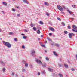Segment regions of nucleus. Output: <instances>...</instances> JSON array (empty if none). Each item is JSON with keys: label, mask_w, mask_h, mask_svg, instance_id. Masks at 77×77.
Returning <instances> with one entry per match:
<instances>
[{"label": "nucleus", "mask_w": 77, "mask_h": 77, "mask_svg": "<svg viewBox=\"0 0 77 77\" xmlns=\"http://www.w3.org/2000/svg\"><path fill=\"white\" fill-rule=\"evenodd\" d=\"M41 46H42V47H45V46L44 45H41Z\"/></svg>", "instance_id": "nucleus-32"}, {"label": "nucleus", "mask_w": 77, "mask_h": 77, "mask_svg": "<svg viewBox=\"0 0 77 77\" xmlns=\"http://www.w3.org/2000/svg\"><path fill=\"white\" fill-rule=\"evenodd\" d=\"M68 63H69V61H68Z\"/></svg>", "instance_id": "nucleus-58"}, {"label": "nucleus", "mask_w": 77, "mask_h": 77, "mask_svg": "<svg viewBox=\"0 0 77 77\" xmlns=\"http://www.w3.org/2000/svg\"><path fill=\"white\" fill-rule=\"evenodd\" d=\"M64 32L65 34H68V33L66 31H64Z\"/></svg>", "instance_id": "nucleus-19"}, {"label": "nucleus", "mask_w": 77, "mask_h": 77, "mask_svg": "<svg viewBox=\"0 0 77 77\" xmlns=\"http://www.w3.org/2000/svg\"><path fill=\"white\" fill-rule=\"evenodd\" d=\"M64 66L66 68H68V66L65 64H64Z\"/></svg>", "instance_id": "nucleus-12"}, {"label": "nucleus", "mask_w": 77, "mask_h": 77, "mask_svg": "<svg viewBox=\"0 0 77 77\" xmlns=\"http://www.w3.org/2000/svg\"><path fill=\"white\" fill-rule=\"evenodd\" d=\"M35 50H32L31 51V54L33 56L35 54Z\"/></svg>", "instance_id": "nucleus-6"}, {"label": "nucleus", "mask_w": 77, "mask_h": 77, "mask_svg": "<svg viewBox=\"0 0 77 77\" xmlns=\"http://www.w3.org/2000/svg\"><path fill=\"white\" fill-rule=\"evenodd\" d=\"M46 15H47V16H49V14L48 13H46Z\"/></svg>", "instance_id": "nucleus-45"}, {"label": "nucleus", "mask_w": 77, "mask_h": 77, "mask_svg": "<svg viewBox=\"0 0 77 77\" xmlns=\"http://www.w3.org/2000/svg\"><path fill=\"white\" fill-rule=\"evenodd\" d=\"M61 14H63V15H65V13H64L63 12L61 11L60 12Z\"/></svg>", "instance_id": "nucleus-28"}, {"label": "nucleus", "mask_w": 77, "mask_h": 77, "mask_svg": "<svg viewBox=\"0 0 77 77\" xmlns=\"http://www.w3.org/2000/svg\"><path fill=\"white\" fill-rule=\"evenodd\" d=\"M55 45L56 47H59V44H57V43L55 44Z\"/></svg>", "instance_id": "nucleus-15"}, {"label": "nucleus", "mask_w": 77, "mask_h": 77, "mask_svg": "<svg viewBox=\"0 0 77 77\" xmlns=\"http://www.w3.org/2000/svg\"><path fill=\"white\" fill-rule=\"evenodd\" d=\"M23 39H26V38H27V36H23Z\"/></svg>", "instance_id": "nucleus-24"}, {"label": "nucleus", "mask_w": 77, "mask_h": 77, "mask_svg": "<svg viewBox=\"0 0 77 77\" xmlns=\"http://www.w3.org/2000/svg\"><path fill=\"white\" fill-rule=\"evenodd\" d=\"M33 30H34V31H36V30H37V29H36V27H33Z\"/></svg>", "instance_id": "nucleus-11"}, {"label": "nucleus", "mask_w": 77, "mask_h": 77, "mask_svg": "<svg viewBox=\"0 0 77 77\" xmlns=\"http://www.w3.org/2000/svg\"><path fill=\"white\" fill-rule=\"evenodd\" d=\"M49 36H51L52 35V33H49Z\"/></svg>", "instance_id": "nucleus-39"}, {"label": "nucleus", "mask_w": 77, "mask_h": 77, "mask_svg": "<svg viewBox=\"0 0 77 77\" xmlns=\"http://www.w3.org/2000/svg\"><path fill=\"white\" fill-rule=\"evenodd\" d=\"M37 74H38L37 75H39L41 74V73L40 72H38Z\"/></svg>", "instance_id": "nucleus-43"}, {"label": "nucleus", "mask_w": 77, "mask_h": 77, "mask_svg": "<svg viewBox=\"0 0 77 77\" xmlns=\"http://www.w3.org/2000/svg\"><path fill=\"white\" fill-rule=\"evenodd\" d=\"M63 8H65V6H63Z\"/></svg>", "instance_id": "nucleus-54"}, {"label": "nucleus", "mask_w": 77, "mask_h": 77, "mask_svg": "<svg viewBox=\"0 0 77 77\" xmlns=\"http://www.w3.org/2000/svg\"><path fill=\"white\" fill-rule=\"evenodd\" d=\"M3 44L5 46H6L7 47H8V48H11V45L8 42H6L5 41H3Z\"/></svg>", "instance_id": "nucleus-2"}, {"label": "nucleus", "mask_w": 77, "mask_h": 77, "mask_svg": "<svg viewBox=\"0 0 77 77\" xmlns=\"http://www.w3.org/2000/svg\"><path fill=\"white\" fill-rule=\"evenodd\" d=\"M19 8V7H17V8Z\"/></svg>", "instance_id": "nucleus-59"}, {"label": "nucleus", "mask_w": 77, "mask_h": 77, "mask_svg": "<svg viewBox=\"0 0 77 77\" xmlns=\"http://www.w3.org/2000/svg\"><path fill=\"white\" fill-rule=\"evenodd\" d=\"M2 12H3V11H2Z\"/></svg>", "instance_id": "nucleus-63"}, {"label": "nucleus", "mask_w": 77, "mask_h": 77, "mask_svg": "<svg viewBox=\"0 0 77 77\" xmlns=\"http://www.w3.org/2000/svg\"><path fill=\"white\" fill-rule=\"evenodd\" d=\"M68 28L69 29H71V26H70L69 25L68 27Z\"/></svg>", "instance_id": "nucleus-26"}, {"label": "nucleus", "mask_w": 77, "mask_h": 77, "mask_svg": "<svg viewBox=\"0 0 77 77\" xmlns=\"http://www.w3.org/2000/svg\"><path fill=\"white\" fill-rule=\"evenodd\" d=\"M22 48H23V49H25V46L24 45L22 46Z\"/></svg>", "instance_id": "nucleus-37"}, {"label": "nucleus", "mask_w": 77, "mask_h": 77, "mask_svg": "<svg viewBox=\"0 0 77 77\" xmlns=\"http://www.w3.org/2000/svg\"><path fill=\"white\" fill-rule=\"evenodd\" d=\"M50 24H51V25L52 24V23H50Z\"/></svg>", "instance_id": "nucleus-61"}, {"label": "nucleus", "mask_w": 77, "mask_h": 77, "mask_svg": "<svg viewBox=\"0 0 77 77\" xmlns=\"http://www.w3.org/2000/svg\"><path fill=\"white\" fill-rule=\"evenodd\" d=\"M12 11H13V12H15L16 11L15 9L14 8H12Z\"/></svg>", "instance_id": "nucleus-30"}, {"label": "nucleus", "mask_w": 77, "mask_h": 77, "mask_svg": "<svg viewBox=\"0 0 77 77\" xmlns=\"http://www.w3.org/2000/svg\"><path fill=\"white\" fill-rule=\"evenodd\" d=\"M57 20H59V21H61V19H60V18H58Z\"/></svg>", "instance_id": "nucleus-36"}, {"label": "nucleus", "mask_w": 77, "mask_h": 77, "mask_svg": "<svg viewBox=\"0 0 77 77\" xmlns=\"http://www.w3.org/2000/svg\"><path fill=\"white\" fill-rule=\"evenodd\" d=\"M48 71H50V72H53V69L50 68H48Z\"/></svg>", "instance_id": "nucleus-8"}, {"label": "nucleus", "mask_w": 77, "mask_h": 77, "mask_svg": "<svg viewBox=\"0 0 77 77\" xmlns=\"http://www.w3.org/2000/svg\"><path fill=\"white\" fill-rule=\"evenodd\" d=\"M5 71H6V69L5 68H3V69L2 71L3 72H5Z\"/></svg>", "instance_id": "nucleus-23"}, {"label": "nucleus", "mask_w": 77, "mask_h": 77, "mask_svg": "<svg viewBox=\"0 0 77 77\" xmlns=\"http://www.w3.org/2000/svg\"><path fill=\"white\" fill-rule=\"evenodd\" d=\"M22 71H23V72H26V70L24 69H23L22 70Z\"/></svg>", "instance_id": "nucleus-38"}, {"label": "nucleus", "mask_w": 77, "mask_h": 77, "mask_svg": "<svg viewBox=\"0 0 77 77\" xmlns=\"http://www.w3.org/2000/svg\"><path fill=\"white\" fill-rule=\"evenodd\" d=\"M72 7L73 8H75V6L74 5H72Z\"/></svg>", "instance_id": "nucleus-33"}, {"label": "nucleus", "mask_w": 77, "mask_h": 77, "mask_svg": "<svg viewBox=\"0 0 77 77\" xmlns=\"http://www.w3.org/2000/svg\"><path fill=\"white\" fill-rule=\"evenodd\" d=\"M54 54L55 55V56H57V53L55 52H53Z\"/></svg>", "instance_id": "nucleus-22"}, {"label": "nucleus", "mask_w": 77, "mask_h": 77, "mask_svg": "<svg viewBox=\"0 0 77 77\" xmlns=\"http://www.w3.org/2000/svg\"><path fill=\"white\" fill-rule=\"evenodd\" d=\"M13 1H15V0H13Z\"/></svg>", "instance_id": "nucleus-62"}, {"label": "nucleus", "mask_w": 77, "mask_h": 77, "mask_svg": "<svg viewBox=\"0 0 77 77\" xmlns=\"http://www.w3.org/2000/svg\"><path fill=\"white\" fill-rule=\"evenodd\" d=\"M1 30L0 29V32H1Z\"/></svg>", "instance_id": "nucleus-57"}, {"label": "nucleus", "mask_w": 77, "mask_h": 77, "mask_svg": "<svg viewBox=\"0 0 77 77\" xmlns=\"http://www.w3.org/2000/svg\"><path fill=\"white\" fill-rule=\"evenodd\" d=\"M49 29L50 30H51V31H53L54 30V28H53L52 27H49Z\"/></svg>", "instance_id": "nucleus-7"}, {"label": "nucleus", "mask_w": 77, "mask_h": 77, "mask_svg": "<svg viewBox=\"0 0 77 77\" xmlns=\"http://www.w3.org/2000/svg\"><path fill=\"white\" fill-rule=\"evenodd\" d=\"M12 75L14 76V72L12 73Z\"/></svg>", "instance_id": "nucleus-48"}, {"label": "nucleus", "mask_w": 77, "mask_h": 77, "mask_svg": "<svg viewBox=\"0 0 77 77\" xmlns=\"http://www.w3.org/2000/svg\"><path fill=\"white\" fill-rule=\"evenodd\" d=\"M22 62L23 63H24V64H25L26 63H26V61H22Z\"/></svg>", "instance_id": "nucleus-29"}, {"label": "nucleus", "mask_w": 77, "mask_h": 77, "mask_svg": "<svg viewBox=\"0 0 77 77\" xmlns=\"http://www.w3.org/2000/svg\"><path fill=\"white\" fill-rule=\"evenodd\" d=\"M1 40H2V38H0Z\"/></svg>", "instance_id": "nucleus-55"}, {"label": "nucleus", "mask_w": 77, "mask_h": 77, "mask_svg": "<svg viewBox=\"0 0 77 77\" xmlns=\"http://www.w3.org/2000/svg\"><path fill=\"white\" fill-rule=\"evenodd\" d=\"M42 74H44V72H42Z\"/></svg>", "instance_id": "nucleus-53"}, {"label": "nucleus", "mask_w": 77, "mask_h": 77, "mask_svg": "<svg viewBox=\"0 0 77 77\" xmlns=\"http://www.w3.org/2000/svg\"><path fill=\"white\" fill-rule=\"evenodd\" d=\"M29 66L30 68H32L33 67V66L32 64H30Z\"/></svg>", "instance_id": "nucleus-34"}, {"label": "nucleus", "mask_w": 77, "mask_h": 77, "mask_svg": "<svg viewBox=\"0 0 77 77\" xmlns=\"http://www.w3.org/2000/svg\"><path fill=\"white\" fill-rule=\"evenodd\" d=\"M72 36H74V34L73 33H69V37L71 39L72 38Z\"/></svg>", "instance_id": "nucleus-5"}, {"label": "nucleus", "mask_w": 77, "mask_h": 77, "mask_svg": "<svg viewBox=\"0 0 77 77\" xmlns=\"http://www.w3.org/2000/svg\"><path fill=\"white\" fill-rule=\"evenodd\" d=\"M17 16H18V17H20V14H17Z\"/></svg>", "instance_id": "nucleus-46"}, {"label": "nucleus", "mask_w": 77, "mask_h": 77, "mask_svg": "<svg viewBox=\"0 0 77 77\" xmlns=\"http://www.w3.org/2000/svg\"><path fill=\"white\" fill-rule=\"evenodd\" d=\"M43 36V35H41V37H42Z\"/></svg>", "instance_id": "nucleus-51"}, {"label": "nucleus", "mask_w": 77, "mask_h": 77, "mask_svg": "<svg viewBox=\"0 0 77 77\" xmlns=\"http://www.w3.org/2000/svg\"><path fill=\"white\" fill-rule=\"evenodd\" d=\"M39 58H40V59H41V57H39Z\"/></svg>", "instance_id": "nucleus-52"}, {"label": "nucleus", "mask_w": 77, "mask_h": 77, "mask_svg": "<svg viewBox=\"0 0 77 77\" xmlns=\"http://www.w3.org/2000/svg\"><path fill=\"white\" fill-rule=\"evenodd\" d=\"M44 4L45 5H46V6H48V5H49V4L47 2H44Z\"/></svg>", "instance_id": "nucleus-10"}, {"label": "nucleus", "mask_w": 77, "mask_h": 77, "mask_svg": "<svg viewBox=\"0 0 77 77\" xmlns=\"http://www.w3.org/2000/svg\"><path fill=\"white\" fill-rule=\"evenodd\" d=\"M46 60H49V59L47 57L46 58Z\"/></svg>", "instance_id": "nucleus-40"}, {"label": "nucleus", "mask_w": 77, "mask_h": 77, "mask_svg": "<svg viewBox=\"0 0 77 77\" xmlns=\"http://www.w3.org/2000/svg\"><path fill=\"white\" fill-rule=\"evenodd\" d=\"M61 24L63 25V26H65V24L63 22H62Z\"/></svg>", "instance_id": "nucleus-21"}, {"label": "nucleus", "mask_w": 77, "mask_h": 77, "mask_svg": "<svg viewBox=\"0 0 77 77\" xmlns=\"http://www.w3.org/2000/svg\"><path fill=\"white\" fill-rule=\"evenodd\" d=\"M2 3L3 5H4L5 6H7V3L5 2H2Z\"/></svg>", "instance_id": "nucleus-13"}, {"label": "nucleus", "mask_w": 77, "mask_h": 77, "mask_svg": "<svg viewBox=\"0 0 77 77\" xmlns=\"http://www.w3.org/2000/svg\"><path fill=\"white\" fill-rule=\"evenodd\" d=\"M40 24H44V22L42 21H40Z\"/></svg>", "instance_id": "nucleus-17"}, {"label": "nucleus", "mask_w": 77, "mask_h": 77, "mask_svg": "<svg viewBox=\"0 0 77 77\" xmlns=\"http://www.w3.org/2000/svg\"><path fill=\"white\" fill-rule=\"evenodd\" d=\"M1 63H3V62L2 61H1Z\"/></svg>", "instance_id": "nucleus-47"}, {"label": "nucleus", "mask_w": 77, "mask_h": 77, "mask_svg": "<svg viewBox=\"0 0 77 77\" xmlns=\"http://www.w3.org/2000/svg\"><path fill=\"white\" fill-rule=\"evenodd\" d=\"M68 12H69V13L70 14H71V12L70 11V10H68Z\"/></svg>", "instance_id": "nucleus-31"}, {"label": "nucleus", "mask_w": 77, "mask_h": 77, "mask_svg": "<svg viewBox=\"0 0 77 77\" xmlns=\"http://www.w3.org/2000/svg\"><path fill=\"white\" fill-rule=\"evenodd\" d=\"M21 35H22V36H23L24 35H25V34H22Z\"/></svg>", "instance_id": "nucleus-49"}, {"label": "nucleus", "mask_w": 77, "mask_h": 77, "mask_svg": "<svg viewBox=\"0 0 77 77\" xmlns=\"http://www.w3.org/2000/svg\"><path fill=\"white\" fill-rule=\"evenodd\" d=\"M57 8H58V9L61 11H63V8L60 5H58L57 6Z\"/></svg>", "instance_id": "nucleus-4"}, {"label": "nucleus", "mask_w": 77, "mask_h": 77, "mask_svg": "<svg viewBox=\"0 0 77 77\" xmlns=\"http://www.w3.org/2000/svg\"><path fill=\"white\" fill-rule=\"evenodd\" d=\"M72 27L73 28V29H72V31H73V32H75V33H77V27H76V26L74 25H73Z\"/></svg>", "instance_id": "nucleus-3"}, {"label": "nucleus", "mask_w": 77, "mask_h": 77, "mask_svg": "<svg viewBox=\"0 0 77 77\" xmlns=\"http://www.w3.org/2000/svg\"><path fill=\"white\" fill-rule=\"evenodd\" d=\"M24 31L25 32H28V31H27V30H26V29H24Z\"/></svg>", "instance_id": "nucleus-44"}, {"label": "nucleus", "mask_w": 77, "mask_h": 77, "mask_svg": "<svg viewBox=\"0 0 77 77\" xmlns=\"http://www.w3.org/2000/svg\"><path fill=\"white\" fill-rule=\"evenodd\" d=\"M45 52H47V51H45Z\"/></svg>", "instance_id": "nucleus-56"}, {"label": "nucleus", "mask_w": 77, "mask_h": 77, "mask_svg": "<svg viewBox=\"0 0 77 77\" xmlns=\"http://www.w3.org/2000/svg\"><path fill=\"white\" fill-rule=\"evenodd\" d=\"M71 70H72V71H75V70L73 68H72L71 69Z\"/></svg>", "instance_id": "nucleus-42"}, {"label": "nucleus", "mask_w": 77, "mask_h": 77, "mask_svg": "<svg viewBox=\"0 0 77 77\" xmlns=\"http://www.w3.org/2000/svg\"><path fill=\"white\" fill-rule=\"evenodd\" d=\"M35 61L38 63V64L42 65L43 67H46V64H45V63H42V62L40 60L37 59L35 60Z\"/></svg>", "instance_id": "nucleus-1"}, {"label": "nucleus", "mask_w": 77, "mask_h": 77, "mask_svg": "<svg viewBox=\"0 0 77 77\" xmlns=\"http://www.w3.org/2000/svg\"><path fill=\"white\" fill-rule=\"evenodd\" d=\"M60 77H63V75H62V74L60 73L58 75Z\"/></svg>", "instance_id": "nucleus-18"}, {"label": "nucleus", "mask_w": 77, "mask_h": 77, "mask_svg": "<svg viewBox=\"0 0 77 77\" xmlns=\"http://www.w3.org/2000/svg\"><path fill=\"white\" fill-rule=\"evenodd\" d=\"M23 2L24 3H27V4H29V2L28 1H27V0H23Z\"/></svg>", "instance_id": "nucleus-9"}, {"label": "nucleus", "mask_w": 77, "mask_h": 77, "mask_svg": "<svg viewBox=\"0 0 77 77\" xmlns=\"http://www.w3.org/2000/svg\"><path fill=\"white\" fill-rule=\"evenodd\" d=\"M25 65L26 67H27V66H28V64H27V63H26V64H25Z\"/></svg>", "instance_id": "nucleus-27"}, {"label": "nucleus", "mask_w": 77, "mask_h": 77, "mask_svg": "<svg viewBox=\"0 0 77 77\" xmlns=\"http://www.w3.org/2000/svg\"><path fill=\"white\" fill-rule=\"evenodd\" d=\"M47 39L48 41H51V40L49 38L47 37Z\"/></svg>", "instance_id": "nucleus-20"}, {"label": "nucleus", "mask_w": 77, "mask_h": 77, "mask_svg": "<svg viewBox=\"0 0 77 77\" xmlns=\"http://www.w3.org/2000/svg\"><path fill=\"white\" fill-rule=\"evenodd\" d=\"M30 26L31 27H33V26H34V25L33 24V23H31Z\"/></svg>", "instance_id": "nucleus-16"}, {"label": "nucleus", "mask_w": 77, "mask_h": 77, "mask_svg": "<svg viewBox=\"0 0 77 77\" xmlns=\"http://www.w3.org/2000/svg\"><path fill=\"white\" fill-rule=\"evenodd\" d=\"M37 33L38 34H40V33H41V31H40L39 30H38L37 31Z\"/></svg>", "instance_id": "nucleus-14"}, {"label": "nucleus", "mask_w": 77, "mask_h": 77, "mask_svg": "<svg viewBox=\"0 0 77 77\" xmlns=\"http://www.w3.org/2000/svg\"><path fill=\"white\" fill-rule=\"evenodd\" d=\"M47 41H45V44H46V43H47Z\"/></svg>", "instance_id": "nucleus-50"}, {"label": "nucleus", "mask_w": 77, "mask_h": 77, "mask_svg": "<svg viewBox=\"0 0 77 77\" xmlns=\"http://www.w3.org/2000/svg\"><path fill=\"white\" fill-rule=\"evenodd\" d=\"M59 66L60 67H61L62 66V65L59 64Z\"/></svg>", "instance_id": "nucleus-41"}, {"label": "nucleus", "mask_w": 77, "mask_h": 77, "mask_svg": "<svg viewBox=\"0 0 77 77\" xmlns=\"http://www.w3.org/2000/svg\"><path fill=\"white\" fill-rule=\"evenodd\" d=\"M38 30H39V29L38 28Z\"/></svg>", "instance_id": "nucleus-60"}, {"label": "nucleus", "mask_w": 77, "mask_h": 77, "mask_svg": "<svg viewBox=\"0 0 77 77\" xmlns=\"http://www.w3.org/2000/svg\"><path fill=\"white\" fill-rule=\"evenodd\" d=\"M14 40L15 41H18V40H17V39L16 38H14Z\"/></svg>", "instance_id": "nucleus-35"}, {"label": "nucleus", "mask_w": 77, "mask_h": 77, "mask_svg": "<svg viewBox=\"0 0 77 77\" xmlns=\"http://www.w3.org/2000/svg\"><path fill=\"white\" fill-rule=\"evenodd\" d=\"M14 34V33L13 32H9V35H13Z\"/></svg>", "instance_id": "nucleus-25"}]
</instances>
